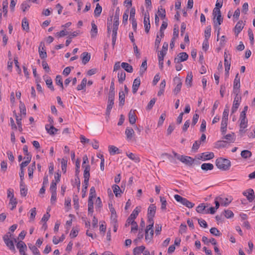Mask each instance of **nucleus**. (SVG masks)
I'll return each mask as SVG.
<instances>
[{
  "mask_svg": "<svg viewBox=\"0 0 255 255\" xmlns=\"http://www.w3.org/2000/svg\"><path fill=\"white\" fill-rule=\"evenodd\" d=\"M208 207V203H201L196 207V211L198 213L207 214V208Z\"/></svg>",
  "mask_w": 255,
  "mask_h": 255,
  "instance_id": "nucleus-14",
  "label": "nucleus"
},
{
  "mask_svg": "<svg viewBox=\"0 0 255 255\" xmlns=\"http://www.w3.org/2000/svg\"><path fill=\"white\" fill-rule=\"evenodd\" d=\"M9 204H11L12 207L11 208V210H13L16 206L17 201L16 199L14 198V195H12L10 199Z\"/></svg>",
  "mask_w": 255,
  "mask_h": 255,
  "instance_id": "nucleus-56",
  "label": "nucleus"
},
{
  "mask_svg": "<svg viewBox=\"0 0 255 255\" xmlns=\"http://www.w3.org/2000/svg\"><path fill=\"white\" fill-rule=\"evenodd\" d=\"M215 163L216 166L223 171L229 170L231 166V161L229 159L222 157L217 158Z\"/></svg>",
  "mask_w": 255,
  "mask_h": 255,
  "instance_id": "nucleus-1",
  "label": "nucleus"
},
{
  "mask_svg": "<svg viewBox=\"0 0 255 255\" xmlns=\"http://www.w3.org/2000/svg\"><path fill=\"white\" fill-rule=\"evenodd\" d=\"M188 55L186 52L179 53L177 57L174 58V63H181L187 60Z\"/></svg>",
  "mask_w": 255,
  "mask_h": 255,
  "instance_id": "nucleus-11",
  "label": "nucleus"
},
{
  "mask_svg": "<svg viewBox=\"0 0 255 255\" xmlns=\"http://www.w3.org/2000/svg\"><path fill=\"white\" fill-rule=\"evenodd\" d=\"M112 187L115 196L117 197H119V196L121 195V193L122 192V191L120 187L118 185L115 184Z\"/></svg>",
  "mask_w": 255,
  "mask_h": 255,
  "instance_id": "nucleus-38",
  "label": "nucleus"
},
{
  "mask_svg": "<svg viewBox=\"0 0 255 255\" xmlns=\"http://www.w3.org/2000/svg\"><path fill=\"white\" fill-rule=\"evenodd\" d=\"M222 213L224 214L225 219L233 218L234 215L233 212L230 210H225L223 212H222Z\"/></svg>",
  "mask_w": 255,
  "mask_h": 255,
  "instance_id": "nucleus-39",
  "label": "nucleus"
},
{
  "mask_svg": "<svg viewBox=\"0 0 255 255\" xmlns=\"http://www.w3.org/2000/svg\"><path fill=\"white\" fill-rule=\"evenodd\" d=\"M22 28L23 30L28 32L29 31V23L26 17H24L22 20Z\"/></svg>",
  "mask_w": 255,
  "mask_h": 255,
  "instance_id": "nucleus-30",
  "label": "nucleus"
},
{
  "mask_svg": "<svg viewBox=\"0 0 255 255\" xmlns=\"http://www.w3.org/2000/svg\"><path fill=\"white\" fill-rule=\"evenodd\" d=\"M140 84V79L139 78H136L134 79L132 85V93L135 94L136 93Z\"/></svg>",
  "mask_w": 255,
  "mask_h": 255,
  "instance_id": "nucleus-24",
  "label": "nucleus"
},
{
  "mask_svg": "<svg viewBox=\"0 0 255 255\" xmlns=\"http://www.w3.org/2000/svg\"><path fill=\"white\" fill-rule=\"evenodd\" d=\"M125 134L126 135L128 139H131L133 135L134 134L133 129L131 128H127L125 131Z\"/></svg>",
  "mask_w": 255,
  "mask_h": 255,
  "instance_id": "nucleus-26",
  "label": "nucleus"
},
{
  "mask_svg": "<svg viewBox=\"0 0 255 255\" xmlns=\"http://www.w3.org/2000/svg\"><path fill=\"white\" fill-rule=\"evenodd\" d=\"M10 237L11 234L10 232H8L3 236V240L4 241V243L8 248V249L12 252L15 253V249L14 246L13 242L9 239V237Z\"/></svg>",
  "mask_w": 255,
  "mask_h": 255,
  "instance_id": "nucleus-2",
  "label": "nucleus"
},
{
  "mask_svg": "<svg viewBox=\"0 0 255 255\" xmlns=\"http://www.w3.org/2000/svg\"><path fill=\"white\" fill-rule=\"evenodd\" d=\"M128 10L127 9L123 14V23L125 24L127 23L128 19Z\"/></svg>",
  "mask_w": 255,
  "mask_h": 255,
  "instance_id": "nucleus-63",
  "label": "nucleus"
},
{
  "mask_svg": "<svg viewBox=\"0 0 255 255\" xmlns=\"http://www.w3.org/2000/svg\"><path fill=\"white\" fill-rule=\"evenodd\" d=\"M67 160L66 159H65L64 158H63L61 159V168L62 171L65 173L66 172V167H67Z\"/></svg>",
  "mask_w": 255,
  "mask_h": 255,
  "instance_id": "nucleus-52",
  "label": "nucleus"
},
{
  "mask_svg": "<svg viewBox=\"0 0 255 255\" xmlns=\"http://www.w3.org/2000/svg\"><path fill=\"white\" fill-rule=\"evenodd\" d=\"M201 168L204 171L211 170L214 168V165L212 163H204L201 165Z\"/></svg>",
  "mask_w": 255,
  "mask_h": 255,
  "instance_id": "nucleus-28",
  "label": "nucleus"
},
{
  "mask_svg": "<svg viewBox=\"0 0 255 255\" xmlns=\"http://www.w3.org/2000/svg\"><path fill=\"white\" fill-rule=\"evenodd\" d=\"M211 36V27L208 26L206 28L205 30V39L208 40Z\"/></svg>",
  "mask_w": 255,
  "mask_h": 255,
  "instance_id": "nucleus-55",
  "label": "nucleus"
},
{
  "mask_svg": "<svg viewBox=\"0 0 255 255\" xmlns=\"http://www.w3.org/2000/svg\"><path fill=\"white\" fill-rule=\"evenodd\" d=\"M109 209L111 213V219L112 220V222L113 223H117V214L116 210H115L114 208L113 207L112 204H109Z\"/></svg>",
  "mask_w": 255,
  "mask_h": 255,
  "instance_id": "nucleus-20",
  "label": "nucleus"
},
{
  "mask_svg": "<svg viewBox=\"0 0 255 255\" xmlns=\"http://www.w3.org/2000/svg\"><path fill=\"white\" fill-rule=\"evenodd\" d=\"M28 245L29 249L32 252L33 254L34 255H40L39 250L35 246L32 245L31 244H28Z\"/></svg>",
  "mask_w": 255,
  "mask_h": 255,
  "instance_id": "nucleus-46",
  "label": "nucleus"
},
{
  "mask_svg": "<svg viewBox=\"0 0 255 255\" xmlns=\"http://www.w3.org/2000/svg\"><path fill=\"white\" fill-rule=\"evenodd\" d=\"M56 83L57 85L59 86L62 89H63V84L62 80V77L60 75H57L55 79Z\"/></svg>",
  "mask_w": 255,
  "mask_h": 255,
  "instance_id": "nucleus-50",
  "label": "nucleus"
},
{
  "mask_svg": "<svg viewBox=\"0 0 255 255\" xmlns=\"http://www.w3.org/2000/svg\"><path fill=\"white\" fill-rule=\"evenodd\" d=\"M19 109L20 113L25 116L26 115V108L24 104L21 101L19 102Z\"/></svg>",
  "mask_w": 255,
  "mask_h": 255,
  "instance_id": "nucleus-53",
  "label": "nucleus"
},
{
  "mask_svg": "<svg viewBox=\"0 0 255 255\" xmlns=\"http://www.w3.org/2000/svg\"><path fill=\"white\" fill-rule=\"evenodd\" d=\"M242 23L243 21L240 20L237 22L234 28V31L236 36L238 35L244 28V25H242Z\"/></svg>",
  "mask_w": 255,
  "mask_h": 255,
  "instance_id": "nucleus-22",
  "label": "nucleus"
},
{
  "mask_svg": "<svg viewBox=\"0 0 255 255\" xmlns=\"http://www.w3.org/2000/svg\"><path fill=\"white\" fill-rule=\"evenodd\" d=\"M96 190H95V187H92L90 188L89 199H90V200L93 199V198L96 197Z\"/></svg>",
  "mask_w": 255,
  "mask_h": 255,
  "instance_id": "nucleus-58",
  "label": "nucleus"
},
{
  "mask_svg": "<svg viewBox=\"0 0 255 255\" xmlns=\"http://www.w3.org/2000/svg\"><path fill=\"white\" fill-rule=\"evenodd\" d=\"M156 212V206L154 204H151L148 208L147 221L150 223H153V218Z\"/></svg>",
  "mask_w": 255,
  "mask_h": 255,
  "instance_id": "nucleus-4",
  "label": "nucleus"
},
{
  "mask_svg": "<svg viewBox=\"0 0 255 255\" xmlns=\"http://www.w3.org/2000/svg\"><path fill=\"white\" fill-rule=\"evenodd\" d=\"M120 16V9L118 7L116 10L114 18V24H113V31H117L118 29L119 26V19Z\"/></svg>",
  "mask_w": 255,
  "mask_h": 255,
  "instance_id": "nucleus-8",
  "label": "nucleus"
},
{
  "mask_svg": "<svg viewBox=\"0 0 255 255\" xmlns=\"http://www.w3.org/2000/svg\"><path fill=\"white\" fill-rule=\"evenodd\" d=\"M224 138L227 140V142H234L235 139V135L234 133L226 135L224 136Z\"/></svg>",
  "mask_w": 255,
  "mask_h": 255,
  "instance_id": "nucleus-49",
  "label": "nucleus"
},
{
  "mask_svg": "<svg viewBox=\"0 0 255 255\" xmlns=\"http://www.w3.org/2000/svg\"><path fill=\"white\" fill-rule=\"evenodd\" d=\"M240 128H245L247 127L248 120L246 119H240Z\"/></svg>",
  "mask_w": 255,
  "mask_h": 255,
  "instance_id": "nucleus-64",
  "label": "nucleus"
},
{
  "mask_svg": "<svg viewBox=\"0 0 255 255\" xmlns=\"http://www.w3.org/2000/svg\"><path fill=\"white\" fill-rule=\"evenodd\" d=\"M241 100V97L238 96V93H236V96L234 99L233 106L232 108V114H234L237 111L240 106Z\"/></svg>",
  "mask_w": 255,
  "mask_h": 255,
  "instance_id": "nucleus-10",
  "label": "nucleus"
},
{
  "mask_svg": "<svg viewBox=\"0 0 255 255\" xmlns=\"http://www.w3.org/2000/svg\"><path fill=\"white\" fill-rule=\"evenodd\" d=\"M43 78L44 79H45V78H46L47 79L45 80V82H46V84L47 86V87L52 91H53L54 90V87L53 86V84H52V79L50 78V77H48L46 75H44L43 76Z\"/></svg>",
  "mask_w": 255,
  "mask_h": 255,
  "instance_id": "nucleus-27",
  "label": "nucleus"
},
{
  "mask_svg": "<svg viewBox=\"0 0 255 255\" xmlns=\"http://www.w3.org/2000/svg\"><path fill=\"white\" fill-rule=\"evenodd\" d=\"M81 58L82 59L83 64L85 65L90 61L91 54L87 52H84L81 55Z\"/></svg>",
  "mask_w": 255,
  "mask_h": 255,
  "instance_id": "nucleus-21",
  "label": "nucleus"
},
{
  "mask_svg": "<svg viewBox=\"0 0 255 255\" xmlns=\"http://www.w3.org/2000/svg\"><path fill=\"white\" fill-rule=\"evenodd\" d=\"M49 189H50L51 193H56V190H57L56 182H55L54 181H52V182L51 183Z\"/></svg>",
  "mask_w": 255,
  "mask_h": 255,
  "instance_id": "nucleus-57",
  "label": "nucleus"
},
{
  "mask_svg": "<svg viewBox=\"0 0 255 255\" xmlns=\"http://www.w3.org/2000/svg\"><path fill=\"white\" fill-rule=\"evenodd\" d=\"M252 155V152L248 150H244L241 153V156L245 159L251 157Z\"/></svg>",
  "mask_w": 255,
  "mask_h": 255,
  "instance_id": "nucleus-42",
  "label": "nucleus"
},
{
  "mask_svg": "<svg viewBox=\"0 0 255 255\" xmlns=\"http://www.w3.org/2000/svg\"><path fill=\"white\" fill-rule=\"evenodd\" d=\"M229 112V107L228 105H226L225 107V109L224 111L223 114L222 120L228 121V115Z\"/></svg>",
  "mask_w": 255,
  "mask_h": 255,
  "instance_id": "nucleus-45",
  "label": "nucleus"
},
{
  "mask_svg": "<svg viewBox=\"0 0 255 255\" xmlns=\"http://www.w3.org/2000/svg\"><path fill=\"white\" fill-rule=\"evenodd\" d=\"M243 195L246 196L247 199L249 202L253 201L255 199V193L254 191L252 189H250L244 192Z\"/></svg>",
  "mask_w": 255,
  "mask_h": 255,
  "instance_id": "nucleus-16",
  "label": "nucleus"
},
{
  "mask_svg": "<svg viewBox=\"0 0 255 255\" xmlns=\"http://www.w3.org/2000/svg\"><path fill=\"white\" fill-rule=\"evenodd\" d=\"M102 10V7L99 3H97L96 7L94 10V14L96 17H98L100 15Z\"/></svg>",
  "mask_w": 255,
  "mask_h": 255,
  "instance_id": "nucleus-41",
  "label": "nucleus"
},
{
  "mask_svg": "<svg viewBox=\"0 0 255 255\" xmlns=\"http://www.w3.org/2000/svg\"><path fill=\"white\" fill-rule=\"evenodd\" d=\"M239 74L237 73L234 81V93H238L239 92V89L240 88V80L238 78Z\"/></svg>",
  "mask_w": 255,
  "mask_h": 255,
  "instance_id": "nucleus-15",
  "label": "nucleus"
},
{
  "mask_svg": "<svg viewBox=\"0 0 255 255\" xmlns=\"http://www.w3.org/2000/svg\"><path fill=\"white\" fill-rule=\"evenodd\" d=\"M140 211V207H136L127 220V223H136L134 220Z\"/></svg>",
  "mask_w": 255,
  "mask_h": 255,
  "instance_id": "nucleus-5",
  "label": "nucleus"
},
{
  "mask_svg": "<svg viewBox=\"0 0 255 255\" xmlns=\"http://www.w3.org/2000/svg\"><path fill=\"white\" fill-rule=\"evenodd\" d=\"M68 34V32L66 31L65 30H62L60 32H57L55 33V36L57 37H62L64 36L67 35Z\"/></svg>",
  "mask_w": 255,
  "mask_h": 255,
  "instance_id": "nucleus-59",
  "label": "nucleus"
},
{
  "mask_svg": "<svg viewBox=\"0 0 255 255\" xmlns=\"http://www.w3.org/2000/svg\"><path fill=\"white\" fill-rule=\"evenodd\" d=\"M121 66L127 72H128V73H132L133 72L132 67L128 63H126V62L122 63Z\"/></svg>",
  "mask_w": 255,
  "mask_h": 255,
  "instance_id": "nucleus-31",
  "label": "nucleus"
},
{
  "mask_svg": "<svg viewBox=\"0 0 255 255\" xmlns=\"http://www.w3.org/2000/svg\"><path fill=\"white\" fill-rule=\"evenodd\" d=\"M135 10L134 8H131L130 10L129 20L132 22V26L135 32L136 31L137 22L135 18Z\"/></svg>",
  "mask_w": 255,
  "mask_h": 255,
  "instance_id": "nucleus-9",
  "label": "nucleus"
},
{
  "mask_svg": "<svg viewBox=\"0 0 255 255\" xmlns=\"http://www.w3.org/2000/svg\"><path fill=\"white\" fill-rule=\"evenodd\" d=\"M115 96L114 95L108 94V104L106 112V114L107 116H109L111 111L112 109L113 108V105L114 104V99Z\"/></svg>",
  "mask_w": 255,
  "mask_h": 255,
  "instance_id": "nucleus-6",
  "label": "nucleus"
},
{
  "mask_svg": "<svg viewBox=\"0 0 255 255\" xmlns=\"http://www.w3.org/2000/svg\"><path fill=\"white\" fill-rule=\"evenodd\" d=\"M109 151L111 155H114L116 153H120V152H119V148L114 145H110L109 146Z\"/></svg>",
  "mask_w": 255,
  "mask_h": 255,
  "instance_id": "nucleus-44",
  "label": "nucleus"
},
{
  "mask_svg": "<svg viewBox=\"0 0 255 255\" xmlns=\"http://www.w3.org/2000/svg\"><path fill=\"white\" fill-rule=\"evenodd\" d=\"M118 81L120 83H123L126 79V73L123 71H119L118 73Z\"/></svg>",
  "mask_w": 255,
  "mask_h": 255,
  "instance_id": "nucleus-34",
  "label": "nucleus"
},
{
  "mask_svg": "<svg viewBox=\"0 0 255 255\" xmlns=\"http://www.w3.org/2000/svg\"><path fill=\"white\" fill-rule=\"evenodd\" d=\"M127 156L131 160L134 161L136 163L140 162V158L137 155L132 153H127Z\"/></svg>",
  "mask_w": 255,
  "mask_h": 255,
  "instance_id": "nucleus-29",
  "label": "nucleus"
},
{
  "mask_svg": "<svg viewBox=\"0 0 255 255\" xmlns=\"http://www.w3.org/2000/svg\"><path fill=\"white\" fill-rule=\"evenodd\" d=\"M30 222H32L36 214V208H32L30 210Z\"/></svg>",
  "mask_w": 255,
  "mask_h": 255,
  "instance_id": "nucleus-62",
  "label": "nucleus"
},
{
  "mask_svg": "<svg viewBox=\"0 0 255 255\" xmlns=\"http://www.w3.org/2000/svg\"><path fill=\"white\" fill-rule=\"evenodd\" d=\"M216 220L218 222H225V218L224 214L222 212L220 215H217L216 217Z\"/></svg>",
  "mask_w": 255,
  "mask_h": 255,
  "instance_id": "nucleus-61",
  "label": "nucleus"
},
{
  "mask_svg": "<svg viewBox=\"0 0 255 255\" xmlns=\"http://www.w3.org/2000/svg\"><path fill=\"white\" fill-rule=\"evenodd\" d=\"M16 247L19 250V252L21 255H26L25 251L26 250L27 247L26 244L22 241L18 242L16 244Z\"/></svg>",
  "mask_w": 255,
  "mask_h": 255,
  "instance_id": "nucleus-12",
  "label": "nucleus"
},
{
  "mask_svg": "<svg viewBox=\"0 0 255 255\" xmlns=\"http://www.w3.org/2000/svg\"><path fill=\"white\" fill-rule=\"evenodd\" d=\"M214 154L212 152H206L202 153L199 159L202 160H208L213 158Z\"/></svg>",
  "mask_w": 255,
  "mask_h": 255,
  "instance_id": "nucleus-19",
  "label": "nucleus"
},
{
  "mask_svg": "<svg viewBox=\"0 0 255 255\" xmlns=\"http://www.w3.org/2000/svg\"><path fill=\"white\" fill-rule=\"evenodd\" d=\"M45 129L47 132L50 135H54L58 131V129L55 128L53 125L50 126L48 125L45 126Z\"/></svg>",
  "mask_w": 255,
  "mask_h": 255,
  "instance_id": "nucleus-25",
  "label": "nucleus"
},
{
  "mask_svg": "<svg viewBox=\"0 0 255 255\" xmlns=\"http://www.w3.org/2000/svg\"><path fill=\"white\" fill-rule=\"evenodd\" d=\"M143 23H144V26L145 28V31L146 33H148L149 32L150 28V21H149V14H145L144 17V20H143Z\"/></svg>",
  "mask_w": 255,
  "mask_h": 255,
  "instance_id": "nucleus-18",
  "label": "nucleus"
},
{
  "mask_svg": "<svg viewBox=\"0 0 255 255\" xmlns=\"http://www.w3.org/2000/svg\"><path fill=\"white\" fill-rule=\"evenodd\" d=\"M128 120L129 122L131 125H133L136 122V116L135 114V110H131L128 113Z\"/></svg>",
  "mask_w": 255,
  "mask_h": 255,
  "instance_id": "nucleus-23",
  "label": "nucleus"
},
{
  "mask_svg": "<svg viewBox=\"0 0 255 255\" xmlns=\"http://www.w3.org/2000/svg\"><path fill=\"white\" fill-rule=\"evenodd\" d=\"M158 15L159 16L161 19H164L166 16V11L164 8H163L161 6L158 7L157 11Z\"/></svg>",
  "mask_w": 255,
  "mask_h": 255,
  "instance_id": "nucleus-40",
  "label": "nucleus"
},
{
  "mask_svg": "<svg viewBox=\"0 0 255 255\" xmlns=\"http://www.w3.org/2000/svg\"><path fill=\"white\" fill-rule=\"evenodd\" d=\"M213 14L214 15V26H217V23L216 22V20H215V17L216 15L221 14L220 9L218 8V7H215L213 9Z\"/></svg>",
  "mask_w": 255,
  "mask_h": 255,
  "instance_id": "nucleus-47",
  "label": "nucleus"
},
{
  "mask_svg": "<svg viewBox=\"0 0 255 255\" xmlns=\"http://www.w3.org/2000/svg\"><path fill=\"white\" fill-rule=\"evenodd\" d=\"M13 114L15 116L16 122V124L18 125V130H19V131L21 132L22 130V124H21V119L19 118L18 117V116L16 115V113H15V111L13 112Z\"/></svg>",
  "mask_w": 255,
  "mask_h": 255,
  "instance_id": "nucleus-37",
  "label": "nucleus"
},
{
  "mask_svg": "<svg viewBox=\"0 0 255 255\" xmlns=\"http://www.w3.org/2000/svg\"><path fill=\"white\" fill-rule=\"evenodd\" d=\"M86 83H87V79L86 78H84L82 80L81 84L77 86V90L78 91H80V90L84 89L86 87Z\"/></svg>",
  "mask_w": 255,
  "mask_h": 255,
  "instance_id": "nucleus-48",
  "label": "nucleus"
},
{
  "mask_svg": "<svg viewBox=\"0 0 255 255\" xmlns=\"http://www.w3.org/2000/svg\"><path fill=\"white\" fill-rule=\"evenodd\" d=\"M145 249V247L143 246L137 247L133 249V255H139L143 253Z\"/></svg>",
  "mask_w": 255,
  "mask_h": 255,
  "instance_id": "nucleus-33",
  "label": "nucleus"
},
{
  "mask_svg": "<svg viewBox=\"0 0 255 255\" xmlns=\"http://www.w3.org/2000/svg\"><path fill=\"white\" fill-rule=\"evenodd\" d=\"M179 29L177 25H174L172 40H175L178 37Z\"/></svg>",
  "mask_w": 255,
  "mask_h": 255,
  "instance_id": "nucleus-51",
  "label": "nucleus"
},
{
  "mask_svg": "<svg viewBox=\"0 0 255 255\" xmlns=\"http://www.w3.org/2000/svg\"><path fill=\"white\" fill-rule=\"evenodd\" d=\"M119 106H123L125 104V95L124 91H120L119 94Z\"/></svg>",
  "mask_w": 255,
  "mask_h": 255,
  "instance_id": "nucleus-35",
  "label": "nucleus"
},
{
  "mask_svg": "<svg viewBox=\"0 0 255 255\" xmlns=\"http://www.w3.org/2000/svg\"><path fill=\"white\" fill-rule=\"evenodd\" d=\"M228 121L222 120L221 130L222 134H225L227 130Z\"/></svg>",
  "mask_w": 255,
  "mask_h": 255,
  "instance_id": "nucleus-43",
  "label": "nucleus"
},
{
  "mask_svg": "<svg viewBox=\"0 0 255 255\" xmlns=\"http://www.w3.org/2000/svg\"><path fill=\"white\" fill-rule=\"evenodd\" d=\"M160 200L161 203V209L162 210H165L167 205V202L166 199L164 197H160Z\"/></svg>",
  "mask_w": 255,
  "mask_h": 255,
  "instance_id": "nucleus-54",
  "label": "nucleus"
},
{
  "mask_svg": "<svg viewBox=\"0 0 255 255\" xmlns=\"http://www.w3.org/2000/svg\"><path fill=\"white\" fill-rule=\"evenodd\" d=\"M115 84H114V80H112L111 83V86L110 88V92L109 94L115 95Z\"/></svg>",
  "mask_w": 255,
  "mask_h": 255,
  "instance_id": "nucleus-60",
  "label": "nucleus"
},
{
  "mask_svg": "<svg viewBox=\"0 0 255 255\" xmlns=\"http://www.w3.org/2000/svg\"><path fill=\"white\" fill-rule=\"evenodd\" d=\"M174 198L177 202L181 203L182 205H185L189 208H192L194 206V203L190 202L187 199L183 198L179 195H175Z\"/></svg>",
  "mask_w": 255,
  "mask_h": 255,
  "instance_id": "nucleus-3",
  "label": "nucleus"
},
{
  "mask_svg": "<svg viewBox=\"0 0 255 255\" xmlns=\"http://www.w3.org/2000/svg\"><path fill=\"white\" fill-rule=\"evenodd\" d=\"M92 29L91 30V35L92 37H95L98 33V28L97 25L94 21L91 23Z\"/></svg>",
  "mask_w": 255,
  "mask_h": 255,
  "instance_id": "nucleus-32",
  "label": "nucleus"
},
{
  "mask_svg": "<svg viewBox=\"0 0 255 255\" xmlns=\"http://www.w3.org/2000/svg\"><path fill=\"white\" fill-rule=\"evenodd\" d=\"M193 75L191 72L188 73L185 80V84L187 86L191 87L192 85Z\"/></svg>",
  "mask_w": 255,
  "mask_h": 255,
  "instance_id": "nucleus-36",
  "label": "nucleus"
},
{
  "mask_svg": "<svg viewBox=\"0 0 255 255\" xmlns=\"http://www.w3.org/2000/svg\"><path fill=\"white\" fill-rule=\"evenodd\" d=\"M153 225L154 224H149L146 227L145 231V237L146 240H151L153 236Z\"/></svg>",
  "mask_w": 255,
  "mask_h": 255,
  "instance_id": "nucleus-7",
  "label": "nucleus"
},
{
  "mask_svg": "<svg viewBox=\"0 0 255 255\" xmlns=\"http://www.w3.org/2000/svg\"><path fill=\"white\" fill-rule=\"evenodd\" d=\"M180 161L187 165L191 166L193 163L194 159L190 156L182 155Z\"/></svg>",
  "mask_w": 255,
  "mask_h": 255,
  "instance_id": "nucleus-13",
  "label": "nucleus"
},
{
  "mask_svg": "<svg viewBox=\"0 0 255 255\" xmlns=\"http://www.w3.org/2000/svg\"><path fill=\"white\" fill-rule=\"evenodd\" d=\"M39 56L41 59H45L47 57V53L45 49L44 44L43 42L40 43L38 47Z\"/></svg>",
  "mask_w": 255,
  "mask_h": 255,
  "instance_id": "nucleus-17",
  "label": "nucleus"
}]
</instances>
